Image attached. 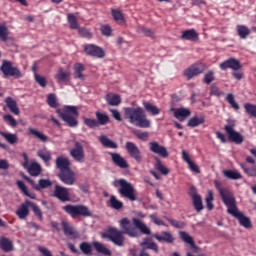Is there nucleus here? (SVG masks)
Instances as JSON below:
<instances>
[{
	"label": "nucleus",
	"mask_w": 256,
	"mask_h": 256,
	"mask_svg": "<svg viewBox=\"0 0 256 256\" xmlns=\"http://www.w3.org/2000/svg\"><path fill=\"white\" fill-rule=\"evenodd\" d=\"M119 225L122 231L111 227L108 229L107 234L103 236L118 247H123L125 244L124 234L132 238L139 237V231L145 235L151 234V229L138 218H132V222L128 218H123L119 221Z\"/></svg>",
	"instance_id": "nucleus-1"
},
{
	"label": "nucleus",
	"mask_w": 256,
	"mask_h": 256,
	"mask_svg": "<svg viewBox=\"0 0 256 256\" xmlns=\"http://www.w3.org/2000/svg\"><path fill=\"white\" fill-rule=\"evenodd\" d=\"M124 118L132 125L147 129L151 126V120H148L147 114L141 106L123 108Z\"/></svg>",
	"instance_id": "nucleus-2"
},
{
	"label": "nucleus",
	"mask_w": 256,
	"mask_h": 256,
	"mask_svg": "<svg viewBox=\"0 0 256 256\" xmlns=\"http://www.w3.org/2000/svg\"><path fill=\"white\" fill-rule=\"evenodd\" d=\"M56 113L70 128L78 127L79 112L77 106H64V108H57Z\"/></svg>",
	"instance_id": "nucleus-3"
},
{
	"label": "nucleus",
	"mask_w": 256,
	"mask_h": 256,
	"mask_svg": "<svg viewBox=\"0 0 256 256\" xmlns=\"http://www.w3.org/2000/svg\"><path fill=\"white\" fill-rule=\"evenodd\" d=\"M113 186L119 189L117 190L121 198L128 199L131 202L137 201V191L132 183H129L125 179L115 180Z\"/></svg>",
	"instance_id": "nucleus-4"
},
{
	"label": "nucleus",
	"mask_w": 256,
	"mask_h": 256,
	"mask_svg": "<svg viewBox=\"0 0 256 256\" xmlns=\"http://www.w3.org/2000/svg\"><path fill=\"white\" fill-rule=\"evenodd\" d=\"M227 213L237 219L240 226L246 229L253 228L251 219L247 217L243 212L239 211L237 207V201H234L231 205L227 206Z\"/></svg>",
	"instance_id": "nucleus-5"
},
{
	"label": "nucleus",
	"mask_w": 256,
	"mask_h": 256,
	"mask_svg": "<svg viewBox=\"0 0 256 256\" xmlns=\"http://www.w3.org/2000/svg\"><path fill=\"white\" fill-rule=\"evenodd\" d=\"M62 210L67 213L71 218L76 219L77 217H90L92 216L91 211L88 207L83 205H65Z\"/></svg>",
	"instance_id": "nucleus-6"
},
{
	"label": "nucleus",
	"mask_w": 256,
	"mask_h": 256,
	"mask_svg": "<svg viewBox=\"0 0 256 256\" xmlns=\"http://www.w3.org/2000/svg\"><path fill=\"white\" fill-rule=\"evenodd\" d=\"M236 120H227V125L224 127L229 141L240 145L244 142V136L235 130Z\"/></svg>",
	"instance_id": "nucleus-7"
},
{
	"label": "nucleus",
	"mask_w": 256,
	"mask_h": 256,
	"mask_svg": "<svg viewBox=\"0 0 256 256\" xmlns=\"http://www.w3.org/2000/svg\"><path fill=\"white\" fill-rule=\"evenodd\" d=\"M0 71L2 72L4 77H22L21 70H19V68H16V66H13L12 62H9V60L2 61Z\"/></svg>",
	"instance_id": "nucleus-8"
},
{
	"label": "nucleus",
	"mask_w": 256,
	"mask_h": 256,
	"mask_svg": "<svg viewBox=\"0 0 256 256\" xmlns=\"http://www.w3.org/2000/svg\"><path fill=\"white\" fill-rule=\"evenodd\" d=\"M215 188L219 192L222 202L226 207H229L232 203L236 202V198L230 190L222 188L219 182H215Z\"/></svg>",
	"instance_id": "nucleus-9"
},
{
	"label": "nucleus",
	"mask_w": 256,
	"mask_h": 256,
	"mask_svg": "<svg viewBox=\"0 0 256 256\" xmlns=\"http://www.w3.org/2000/svg\"><path fill=\"white\" fill-rule=\"evenodd\" d=\"M83 143H85V141L75 142L74 148H72L69 152L70 156L73 158L75 162H79V163L85 162V151H84Z\"/></svg>",
	"instance_id": "nucleus-10"
},
{
	"label": "nucleus",
	"mask_w": 256,
	"mask_h": 256,
	"mask_svg": "<svg viewBox=\"0 0 256 256\" xmlns=\"http://www.w3.org/2000/svg\"><path fill=\"white\" fill-rule=\"evenodd\" d=\"M125 149L129 156L133 158L137 163L143 162V154L139 147L133 142H126Z\"/></svg>",
	"instance_id": "nucleus-11"
},
{
	"label": "nucleus",
	"mask_w": 256,
	"mask_h": 256,
	"mask_svg": "<svg viewBox=\"0 0 256 256\" xmlns=\"http://www.w3.org/2000/svg\"><path fill=\"white\" fill-rule=\"evenodd\" d=\"M205 70V64L200 62L199 64H192V66H189V68L185 70L184 75L188 80H191L193 77L202 74Z\"/></svg>",
	"instance_id": "nucleus-12"
},
{
	"label": "nucleus",
	"mask_w": 256,
	"mask_h": 256,
	"mask_svg": "<svg viewBox=\"0 0 256 256\" xmlns=\"http://www.w3.org/2000/svg\"><path fill=\"white\" fill-rule=\"evenodd\" d=\"M242 64L240 62V60H238L237 58H228L227 60H224V62H221L219 64V68L222 71H226L228 69H231L233 71H239L240 69H242Z\"/></svg>",
	"instance_id": "nucleus-13"
},
{
	"label": "nucleus",
	"mask_w": 256,
	"mask_h": 256,
	"mask_svg": "<svg viewBox=\"0 0 256 256\" xmlns=\"http://www.w3.org/2000/svg\"><path fill=\"white\" fill-rule=\"evenodd\" d=\"M84 51L87 55L98 59H103L106 56L105 50L100 46H95V44H87L84 46Z\"/></svg>",
	"instance_id": "nucleus-14"
},
{
	"label": "nucleus",
	"mask_w": 256,
	"mask_h": 256,
	"mask_svg": "<svg viewBox=\"0 0 256 256\" xmlns=\"http://www.w3.org/2000/svg\"><path fill=\"white\" fill-rule=\"evenodd\" d=\"M23 158L25 160V163L23 166L26 168L28 174L31 175L32 177H38L42 172L41 165L37 162H32L30 165L27 166L28 156L26 153H23Z\"/></svg>",
	"instance_id": "nucleus-15"
},
{
	"label": "nucleus",
	"mask_w": 256,
	"mask_h": 256,
	"mask_svg": "<svg viewBox=\"0 0 256 256\" xmlns=\"http://www.w3.org/2000/svg\"><path fill=\"white\" fill-rule=\"evenodd\" d=\"M53 197L57 198L61 202H70L71 196L69 193V189L55 185L54 191H53Z\"/></svg>",
	"instance_id": "nucleus-16"
},
{
	"label": "nucleus",
	"mask_w": 256,
	"mask_h": 256,
	"mask_svg": "<svg viewBox=\"0 0 256 256\" xmlns=\"http://www.w3.org/2000/svg\"><path fill=\"white\" fill-rule=\"evenodd\" d=\"M149 150H150V152L158 155L159 157H162V158L169 157V152H168L167 148L164 146H161L156 141H152L149 143Z\"/></svg>",
	"instance_id": "nucleus-17"
},
{
	"label": "nucleus",
	"mask_w": 256,
	"mask_h": 256,
	"mask_svg": "<svg viewBox=\"0 0 256 256\" xmlns=\"http://www.w3.org/2000/svg\"><path fill=\"white\" fill-rule=\"evenodd\" d=\"M57 176L65 185L72 186L76 182L75 173L71 169L59 172Z\"/></svg>",
	"instance_id": "nucleus-18"
},
{
	"label": "nucleus",
	"mask_w": 256,
	"mask_h": 256,
	"mask_svg": "<svg viewBox=\"0 0 256 256\" xmlns=\"http://www.w3.org/2000/svg\"><path fill=\"white\" fill-rule=\"evenodd\" d=\"M173 116L180 122H184L188 117L191 116V110L189 108H171Z\"/></svg>",
	"instance_id": "nucleus-19"
},
{
	"label": "nucleus",
	"mask_w": 256,
	"mask_h": 256,
	"mask_svg": "<svg viewBox=\"0 0 256 256\" xmlns=\"http://www.w3.org/2000/svg\"><path fill=\"white\" fill-rule=\"evenodd\" d=\"M56 168L59 170V173L71 170V162L68 158L60 156L55 160Z\"/></svg>",
	"instance_id": "nucleus-20"
},
{
	"label": "nucleus",
	"mask_w": 256,
	"mask_h": 256,
	"mask_svg": "<svg viewBox=\"0 0 256 256\" xmlns=\"http://www.w3.org/2000/svg\"><path fill=\"white\" fill-rule=\"evenodd\" d=\"M31 206V202L26 200L23 204H21L16 210L15 214L21 220H25L29 216V207Z\"/></svg>",
	"instance_id": "nucleus-21"
},
{
	"label": "nucleus",
	"mask_w": 256,
	"mask_h": 256,
	"mask_svg": "<svg viewBox=\"0 0 256 256\" xmlns=\"http://www.w3.org/2000/svg\"><path fill=\"white\" fill-rule=\"evenodd\" d=\"M110 156H111L112 162L114 163L115 166H117L121 169H128L129 168L128 162L120 154L110 153Z\"/></svg>",
	"instance_id": "nucleus-22"
},
{
	"label": "nucleus",
	"mask_w": 256,
	"mask_h": 256,
	"mask_svg": "<svg viewBox=\"0 0 256 256\" xmlns=\"http://www.w3.org/2000/svg\"><path fill=\"white\" fill-rule=\"evenodd\" d=\"M4 103L12 114L20 115L19 106L17 102L14 100V98H11V96H7L4 100Z\"/></svg>",
	"instance_id": "nucleus-23"
},
{
	"label": "nucleus",
	"mask_w": 256,
	"mask_h": 256,
	"mask_svg": "<svg viewBox=\"0 0 256 256\" xmlns=\"http://www.w3.org/2000/svg\"><path fill=\"white\" fill-rule=\"evenodd\" d=\"M181 39L196 42L199 40V33L194 28L187 29L182 32Z\"/></svg>",
	"instance_id": "nucleus-24"
},
{
	"label": "nucleus",
	"mask_w": 256,
	"mask_h": 256,
	"mask_svg": "<svg viewBox=\"0 0 256 256\" xmlns=\"http://www.w3.org/2000/svg\"><path fill=\"white\" fill-rule=\"evenodd\" d=\"M61 226L65 236H71L73 238H77L79 236L74 226L68 221H62Z\"/></svg>",
	"instance_id": "nucleus-25"
},
{
	"label": "nucleus",
	"mask_w": 256,
	"mask_h": 256,
	"mask_svg": "<svg viewBox=\"0 0 256 256\" xmlns=\"http://www.w3.org/2000/svg\"><path fill=\"white\" fill-rule=\"evenodd\" d=\"M153 238H155L159 242H165L167 244H173L175 242V237L171 233L166 231H163L160 234L153 235Z\"/></svg>",
	"instance_id": "nucleus-26"
},
{
	"label": "nucleus",
	"mask_w": 256,
	"mask_h": 256,
	"mask_svg": "<svg viewBox=\"0 0 256 256\" xmlns=\"http://www.w3.org/2000/svg\"><path fill=\"white\" fill-rule=\"evenodd\" d=\"M70 77L71 72H64L63 68H59L57 74H55V79L58 84L70 81Z\"/></svg>",
	"instance_id": "nucleus-27"
},
{
	"label": "nucleus",
	"mask_w": 256,
	"mask_h": 256,
	"mask_svg": "<svg viewBox=\"0 0 256 256\" xmlns=\"http://www.w3.org/2000/svg\"><path fill=\"white\" fill-rule=\"evenodd\" d=\"M236 30L240 39H247L251 35V29L246 25L238 24Z\"/></svg>",
	"instance_id": "nucleus-28"
},
{
	"label": "nucleus",
	"mask_w": 256,
	"mask_h": 256,
	"mask_svg": "<svg viewBox=\"0 0 256 256\" xmlns=\"http://www.w3.org/2000/svg\"><path fill=\"white\" fill-rule=\"evenodd\" d=\"M99 142L101 143V145L105 148H109V149H118V144L113 142L112 140H110L107 136L105 135H101L98 138Z\"/></svg>",
	"instance_id": "nucleus-29"
},
{
	"label": "nucleus",
	"mask_w": 256,
	"mask_h": 256,
	"mask_svg": "<svg viewBox=\"0 0 256 256\" xmlns=\"http://www.w3.org/2000/svg\"><path fill=\"white\" fill-rule=\"evenodd\" d=\"M73 69H74V78L84 81V79H85L84 74H83V72L85 71L84 64L76 63V64H74Z\"/></svg>",
	"instance_id": "nucleus-30"
},
{
	"label": "nucleus",
	"mask_w": 256,
	"mask_h": 256,
	"mask_svg": "<svg viewBox=\"0 0 256 256\" xmlns=\"http://www.w3.org/2000/svg\"><path fill=\"white\" fill-rule=\"evenodd\" d=\"M111 15L117 24L124 25L126 23L124 14L120 9H111Z\"/></svg>",
	"instance_id": "nucleus-31"
},
{
	"label": "nucleus",
	"mask_w": 256,
	"mask_h": 256,
	"mask_svg": "<svg viewBox=\"0 0 256 256\" xmlns=\"http://www.w3.org/2000/svg\"><path fill=\"white\" fill-rule=\"evenodd\" d=\"M105 99L110 106H119L122 103V98L119 94H106Z\"/></svg>",
	"instance_id": "nucleus-32"
},
{
	"label": "nucleus",
	"mask_w": 256,
	"mask_h": 256,
	"mask_svg": "<svg viewBox=\"0 0 256 256\" xmlns=\"http://www.w3.org/2000/svg\"><path fill=\"white\" fill-rule=\"evenodd\" d=\"M0 248L4 252H11L14 249L13 242L6 237H0Z\"/></svg>",
	"instance_id": "nucleus-33"
},
{
	"label": "nucleus",
	"mask_w": 256,
	"mask_h": 256,
	"mask_svg": "<svg viewBox=\"0 0 256 256\" xmlns=\"http://www.w3.org/2000/svg\"><path fill=\"white\" fill-rule=\"evenodd\" d=\"M28 134L32 137H34L35 139H38L39 141H41L42 143H46L48 142V137L46 135H44L42 132L33 129V128H29L28 129Z\"/></svg>",
	"instance_id": "nucleus-34"
},
{
	"label": "nucleus",
	"mask_w": 256,
	"mask_h": 256,
	"mask_svg": "<svg viewBox=\"0 0 256 256\" xmlns=\"http://www.w3.org/2000/svg\"><path fill=\"white\" fill-rule=\"evenodd\" d=\"M205 123V116H193L188 120L187 126L196 128Z\"/></svg>",
	"instance_id": "nucleus-35"
},
{
	"label": "nucleus",
	"mask_w": 256,
	"mask_h": 256,
	"mask_svg": "<svg viewBox=\"0 0 256 256\" xmlns=\"http://www.w3.org/2000/svg\"><path fill=\"white\" fill-rule=\"evenodd\" d=\"M96 116V121L98 123V126H105L110 122V118L108 116V114H106V112H96L95 113Z\"/></svg>",
	"instance_id": "nucleus-36"
},
{
	"label": "nucleus",
	"mask_w": 256,
	"mask_h": 256,
	"mask_svg": "<svg viewBox=\"0 0 256 256\" xmlns=\"http://www.w3.org/2000/svg\"><path fill=\"white\" fill-rule=\"evenodd\" d=\"M36 154L44 163H49L52 160V154L47 148L38 150Z\"/></svg>",
	"instance_id": "nucleus-37"
},
{
	"label": "nucleus",
	"mask_w": 256,
	"mask_h": 256,
	"mask_svg": "<svg viewBox=\"0 0 256 256\" xmlns=\"http://www.w3.org/2000/svg\"><path fill=\"white\" fill-rule=\"evenodd\" d=\"M192 202H193L194 209L197 212H201L204 209L202 197L199 194L194 193L192 195Z\"/></svg>",
	"instance_id": "nucleus-38"
},
{
	"label": "nucleus",
	"mask_w": 256,
	"mask_h": 256,
	"mask_svg": "<svg viewBox=\"0 0 256 256\" xmlns=\"http://www.w3.org/2000/svg\"><path fill=\"white\" fill-rule=\"evenodd\" d=\"M93 247L95 248V250L104 255V256H111V250H109L105 245H103L102 243L99 242H94L93 243Z\"/></svg>",
	"instance_id": "nucleus-39"
},
{
	"label": "nucleus",
	"mask_w": 256,
	"mask_h": 256,
	"mask_svg": "<svg viewBox=\"0 0 256 256\" xmlns=\"http://www.w3.org/2000/svg\"><path fill=\"white\" fill-rule=\"evenodd\" d=\"M143 106L144 109L153 116H157L161 113L160 108L154 104H150V102H143Z\"/></svg>",
	"instance_id": "nucleus-40"
},
{
	"label": "nucleus",
	"mask_w": 256,
	"mask_h": 256,
	"mask_svg": "<svg viewBox=\"0 0 256 256\" xmlns=\"http://www.w3.org/2000/svg\"><path fill=\"white\" fill-rule=\"evenodd\" d=\"M67 22L71 30L79 29V22L75 14L68 13L67 14Z\"/></svg>",
	"instance_id": "nucleus-41"
},
{
	"label": "nucleus",
	"mask_w": 256,
	"mask_h": 256,
	"mask_svg": "<svg viewBox=\"0 0 256 256\" xmlns=\"http://www.w3.org/2000/svg\"><path fill=\"white\" fill-rule=\"evenodd\" d=\"M223 175L224 177L230 179V180H239L242 179L243 176L240 172H238L237 170H224L223 171Z\"/></svg>",
	"instance_id": "nucleus-42"
},
{
	"label": "nucleus",
	"mask_w": 256,
	"mask_h": 256,
	"mask_svg": "<svg viewBox=\"0 0 256 256\" xmlns=\"http://www.w3.org/2000/svg\"><path fill=\"white\" fill-rule=\"evenodd\" d=\"M179 235L182 241H184L186 244H189L194 250L198 249V247L195 245L193 237L190 236L187 232H180Z\"/></svg>",
	"instance_id": "nucleus-43"
},
{
	"label": "nucleus",
	"mask_w": 256,
	"mask_h": 256,
	"mask_svg": "<svg viewBox=\"0 0 256 256\" xmlns=\"http://www.w3.org/2000/svg\"><path fill=\"white\" fill-rule=\"evenodd\" d=\"M109 206L114 210H121L124 207V203L119 201L116 196L112 195L109 199Z\"/></svg>",
	"instance_id": "nucleus-44"
},
{
	"label": "nucleus",
	"mask_w": 256,
	"mask_h": 256,
	"mask_svg": "<svg viewBox=\"0 0 256 256\" xmlns=\"http://www.w3.org/2000/svg\"><path fill=\"white\" fill-rule=\"evenodd\" d=\"M0 135L6 140L10 145H14L18 142V136L16 134L0 132Z\"/></svg>",
	"instance_id": "nucleus-45"
},
{
	"label": "nucleus",
	"mask_w": 256,
	"mask_h": 256,
	"mask_svg": "<svg viewBox=\"0 0 256 256\" xmlns=\"http://www.w3.org/2000/svg\"><path fill=\"white\" fill-rule=\"evenodd\" d=\"M244 109L249 117L256 119V104H251L250 102H247L246 104H244Z\"/></svg>",
	"instance_id": "nucleus-46"
},
{
	"label": "nucleus",
	"mask_w": 256,
	"mask_h": 256,
	"mask_svg": "<svg viewBox=\"0 0 256 256\" xmlns=\"http://www.w3.org/2000/svg\"><path fill=\"white\" fill-rule=\"evenodd\" d=\"M16 185L18 187V189L27 197H29L30 199H35L36 195L35 194H30L25 183L23 181H17Z\"/></svg>",
	"instance_id": "nucleus-47"
},
{
	"label": "nucleus",
	"mask_w": 256,
	"mask_h": 256,
	"mask_svg": "<svg viewBox=\"0 0 256 256\" xmlns=\"http://www.w3.org/2000/svg\"><path fill=\"white\" fill-rule=\"evenodd\" d=\"M225 100L227 101V103L235 110V111H239L240 110V106L238 104V102L235 100V96L232 93L227 94Z\"/></svg>",
	"instance_id": "nucleus-48"
},
{
	"label": "nucleus",
	"mask_w": 256,
	"mask_h": 256,
	"mask_svg": "<svg viewBox=\"0 0 256 256\" xmlns=\"http://www.w3.org/2000/svg\"><path fill=\"white\" fill-rule=\"evenodd\" d=\"M79 249L84 255H91L93 252L92 245L87 242L80 243Z\"/></svg>",
	"instance_id": "nucleus-49"
},
{
	"label": "nucleus",
	"mask_w": 256,
	"mask_h": 256,
	"mask_svg": "<svg viewBox=\"0 0 256 256\" xmlns=\"http://www.w3.org/2000/svg\"><path fill=\"white\" fill-rule=\"evenodd\" d=\"M83 124L90 129L99 127L98 120H95V118H83Z\"/></svg>",
	"instance_id": "nucleus-50"
},
{
	"label": "nucleus",
	"mask_w": 256,
	"mask_h": 256,
	"mask_svg": "<svg viewBox=\"0 0 256 256\" xmlns=\"http://www.w3.org/2000/svg\"><path fill=\"white\" fill-rule=\"evenodd\" d=\"M213 201H214L213 191L209 190L205 198V202H206L207 209L210 211L214 209Z\"/></svg>",
	"instance_id": "nucleus-51"
},
{
	"label": "nucleus",
	"mask_w": 256,
	"mask_h": 256,
	"mask_svg": "<svg viewBox=\"0 0 256 256\" xmlns=\"http://www.w3.org/2000/svg\"><path fill=\"white\" fill-rule=\"evenodd\" d=\"M48 106L52 109H56L58 107V102H57V96L56 94H49L47 96V100H46Z\"/></svg>",
	"instance_id": "nucleus-52"
},
{
	"label": "nucleus",
	"mask_w": 256,
	"mask_h": 256,
	"mask_svg": "<svg viewBox=\"0 0 256 256\" xmlns=\"http://www.w3.org/2000/svg\"><path fill=\"white\" fill-rule=\"evenodd\" d=\"M240 167L242 168L244 173L247 174L249 177H256V166L249 168L244 163H241Z\"/></svg>",
	"instance_id": "nucleus-53"
},
{
	"label": "nucleus",
	"mask_w": 256,
	"mask_h": 256,
	"mask_svg": "<svg viewBox=\"0 0 256 256\" xmlns=\"http://www.w3.org/2000/svg\"><path fill=\"white\" fill-rule=\"evenodd\" d=\"M3 120L12 128H16L18 125L17 120H15L14 116H11V114H5Z\"/></svg>",
	"instance_id": "nucleus-54"
},
{
	"label": "nucleus",
	"mask_w": 256,
	"mask_h": 256,
	"mask_svg": "<svg viewBox=\"0 0 256 256\" xmlns=\"http://www.w3.org/2000/svg\"><path fill=\"white\" fill-rule=\"evenodd\" d=\"M53 185V183L48 180V179H41L38 181V190L37 191H40V190H43V189H47L49 187H51Z\"/></svg>",
	"instance_id": "nucleus-55"
},
{
	"label": "nucleus",
	"mask_w": 256,
	"mask_h": 256,
	"mask_svg": "<svg viewBox=\"0 0 256 256\" xmlns=\"http://www.w3.org/2000/svg\"><path fill=\"white\" fill-rule=\"evenodd\" d=\"M8 28L6 25L0 24V40L6 42L8 40Z\"/></svg>",
	"instance_id": "nucleus-56"
},
{
	"label": "nucleus",
	"mask_w": 256,
	"mask_h": 256,
	"mask_svg": "<svg viewBox=\"0 0 256 256\" xmlns=\"http://www.w3.org/2000/svg\"><path fill=\"white\" fill-rule=\"evenodd\" d=\"M210 95L216 96V97H222L225 95V92L221 90L218 86H210Z\"/></svg>",
	"instance_id": "nucleus-57"
},
{
	"label": "nucleus",
	"mask_w": 256,
	"mask_h": 256,
	"mask_svg": "<svg viewBox=\"0 0 256 256\" xmlns=\"http://www.w3.org/2000/svg\"><path fill=\"white\" fill-rule=\"evenodd\" d=\"M30 207L32 208V211H33L34 215H36L38 217V219L40 221H42L43 220V214H42L41 209L38 207V205L35 204V203L30 202Z\"/></svg>",
	"instance_id": "nucleus-58"
},
{
	"label": "nucleus",
	"mask_w": 256,
	"mask_h": 256,
	"mask_svg": "<svg viewBox=\"0 0 256 256\" xmlns=\"http://www.w3.org/2000/svg\"><path fill=\"white\" fill-rule=\"evenodd\" d=\"M213 81H215V72L213 70H209L204 76V83L210 85Z\"/></svg>",
	"instance_id": "nucleus-59"
},
{
	"label": "nucleus",
	"mask_w": 256,
	"mask_h": 256,
	"mask_svg": "<svg viewBox=\"0 0 256 256\" xmlns=\"http://www.w3.org/2000/svg\"><path fill=\"white\" fill-rule=\"evenodd\" d=\"M34 79L40 87L45 88L47 86L46 78H44V76H40V74H37V72L34 73Z\"/></svg>",
	"instance_id": "nucleus-60"
},
{
	"label": "nucleus",
	"mask_w": 256,
	"mask_h": 256,
	"mask_svg": "<svg viewBox=\"0 0 256 256\" xmlns=\"http://www.w3.org/2000/svg\"><path fill=\"white\" fill-rule=\"evenodd\" d=\"M148 240H144L142 243H140V245L142 247H146L147 249H151V250H154L155 252H158L159 251V247L156 243L154 242H147Z\"/></svg>",
	"instance_id": "nucleus-61"
},
{
	"label": "nucleus",
	"mask_w": 256,
	"mask_h": 256,
	"mask_svg": "<svg viewBox=\"0 0 256 256\" xmlns=\"http://www.w3.org/2000/svg\"><path fill=\"white\" fill-rule=\"evenodd\" d=\"M156 169L163 175H168L169 174V169L166 168L162 162L160 160H157V163H156Z\"/></svg>",
	"instance_id": "nucleus-62"
},
{
	"label": "nucleus",
	"mask_w": 256,
	"mask_h": 256,
	"mask_svg": "<svg viewBox=\"0 0 256 256\" xmlns=\"http://www.w3.org/2000/svg\"><path fill=\"white\" fill-rule=\"evenodd\" d=\"M166 220L174 227V228H178V229H181V228H184L186 226V224L184 222H181V221H177V220H173V219H170L168 217H166Z\"/></svg>",
	"instance_id": "nucleus-63"
},
{
	"label": "nucleus",
	"mask_w": 256,
	"mask_h": 256,
	"mask_svg": "<svg viewBox=\"0 0 256 256\" xmlns=\"http://www.w3.org/2000/svg\"><path fill=\"white\" fill-rule=\"evenodd\" d=\"M133 134L141 141L146 142L148 141L150 134L148 132L140 133L138 131H134Z\"/></svg>",
	"instance_id": "nucleus-64"
}]
</instances>
